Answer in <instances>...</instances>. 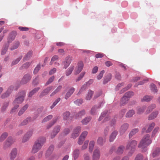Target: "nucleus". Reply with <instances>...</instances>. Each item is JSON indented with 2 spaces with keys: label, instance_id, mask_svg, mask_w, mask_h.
<instances>
[{
  "label": "nucleus",
  "instance_id": "obj_30",
  "mask_svg": "<svg viewBox=\"0 0 160 160\" xmlns=\"http://www.w3.org/2000/svg\"><path fill=\"white\" fill-rule=\"evenodd\" d=\"M158 113V112L155 111L153 112L148 117V119L149 120H152L156 118Z\"/></svg>",
  "mask_w": 160,
  "mask_h": 160
},
{
  "label": "nucleus",
  "instance_id": "obj_36",
  "mask_svg": "<svg viewBox=\"0 0 160 160\" xmlns=\"http://www.w3.org/2000/svg\"><path fill=\"white\" fill-rule=\"evenodd\" d=\"M135 112L134 110H131L128 111L126 115V118H131L135 114Z\"/></svg>",
  "mask_w": 160,
  "mask_h": 160
},
{
  "label": "nucleus",
  "instance_id": "obj_62",
  "mask_svg": "<svg viewBox=\"0 0 160 160\" xmlns=\"http://www.w3.org/2000/svg\"><path fill=\"white\" fill-rule=\"evenodd\" d=\"M107 112L106 111L102 112L98 119V121H101L106 115Z\"/></svg>",
  "mask_w": 160,
  "mask_h": 160
},
{
  "label": "nucleus",
  "instance_id": "obj_40",
  "mask_svg": "<svg viewBox=\"0 0 160 160\" xmlns=\"http://www.w3.org/2000/svg\"><path fill=\"white\" fill-rule=\"evenodd\" d=\"M62 88V86L60 85L58 86L57 88L50 94V96L52 97L56 94L59 91H60Z\"/></svg>",
  "mask_w": 160,
  "mask_h": 160
},
{
  "label": "nucleus",
  "instance_id": "obj_1",
  "mask_svg": "<svg viewBox=\"0 0 160 160\" xmlns=\"http://www.w3.org/2000/svg\"><path fill=\"white\" fill-rule=\"evenodd\" d=\"M46 138L44 137H40L38 138L35 142L32 147V152L35 153L40 150L46 142Z\"/></svg>",
  "mask_w": 160,
  "mask_h": 160
},
{
  "label": "nucleus",
  "instance_id": "obj_14",
  "mask_svg": "<svg viewBox=\"0 0 160 160\" xmlns=\"http://www.w3.org/2000/svg\"><path fill=\"white\" fill-rule=\"evenodd\" d=\"M72 61V57L69 56L67 57L62 62V64L64 66V68L66 69L69 66Z\"/></svg>",
  "mask_w": 160,
  "mask_h": 160
},
{
  "label": "nucleus",
  "instance_id": "obj_32",
  "mask_svg": "<svg viewBox=\"0 0 160 160\" xmlns=\"http://www.w3.org/2000/svg\"><path fill=\"white\" fill-rule=\"evenodd\" d=\"M20 45V42L18 41H16L13 43L12 46L10 48V50L12 51L18 48Z\"/></svg>",
  "mask_w": 160,
  "mask_h": 160
},
{
  "label": "nucleus",
  "instance_id": "obj_17",
  "mask_svg": "<svg viewBox=\"0 0 160 160\" xmlns=\"http://www.w3.org/2000/svg\"><path fill=\"white\" fill-rule=\"evenodd\" d=\"M129 126V125L127 123H125L121 126L120 129L121 135H122L125 132L128 128Z\"/></svg>",
  "mask_w": 160,
  "mask_h": 160
},
{
  "label": "nucleus",
  "instance_id": "obj_3",
  "mask_svg": "<svg viewBox=\"0 0 160 160\" xmlns=\"http://www.w3.org/2000/svg\"><path fill=\"white\" fill-rule=\"evenodd\" d=\"M26 92L22 91L19 92L13 102V105L18 104L22 103L26 96Z\"/></svg>",
  "mask_w": 160,
  "mask_h": 160
},
{
  "label": "nucleus",
  "instance_id": "obj_12",
  "mask_svg": "<svg viewBox=\"0 0 160 160\" xmlns=\"http://www.w3.org/2000/svg\"><path fill=\"white\" fill-rule=\"evenodd\" d=\"M14 142L12 137H9L4 143L3 147L6 148L10 146Z\"/></svg>",
  "mask_w": 160,
  "mask_h": 160
},
{
  "label": "nucleus",
  "instance_id": "obj_47",
  "mask_svg": "<svg viewBox=\"0 0 160 160\" xmlns=\"http://www.w3.org/2000/svg\"><path fill=\"white\" fill-rule=\"evenodd\" d=\"M8 46H9L8 44H6L3 48L2 50V51H1V54L2 55H4L6 53L8 49Z\"/></svg>",
  "mask_w": 160,
  "mask_h": 160
},
{
  "label": "nucleus",
  "instance_id": "obj_43",
  "mask_svg": "<svg viewBox=\"0 0 160 160\" xmlns=\"http://www.w3.org/2000/svg\"><path fill=\"white\" fill-rule=\"evenodd\" d=\"M95 145V142L94 141H91L89 143V149L90 152H92L93 150Z\"/></svg>",
  "mask_w": 160,
  "mask_h": 160
},
{
  "label": "nucleus",
  "instance_id": "obj_44",
  "mask_svg": "<svg viewBox=\"0 0 160 160\" xmlns=\"http://www.w3.org/2000/svg\"><path fill=\"white\" fill-rule=\"evenodd\" d=\"M70 115V113L69 112H66L63 114V118L64 120H67Z\"/></svg>",
  "mask_w": 160,
  "mask_h": 160
},
{
  "label": "nucleus",
  "instance_id": "obj_16",
  "mask_svg": "<svg viewBox=\"0 0 160 160\" xmlns=\"http://www.w3.org/2000/svg\"><path fill=\"white\" fill-rule=\"evenodd\" d=\"M61 127L60 126H56L53 129L51 134V138H54L60 131Z\"/></svg>",
  "mask_w": 160,
  "mask_h": 160
},
{
  "label": "nucleus",
  "instance_id": "obj_55",
  "mask_svg": "<svg viewBox=\"0 0 160 160\" xmlns=\"http://www.w3.org/2000/svg\"><path fill=\"white\" fill-rule=\"evenodd\" d=\"M61 100L60 98H57L53 103L52 104L50 108L51 109L53 108L57 104L60 102Z\"/></svg>",
  "mask_w": 160,
  "mask_h": 160
},
{
  "label": "nucleus",
  "instance_id": "obj_24",
  "mask_svg": "<svg viewBox=\"0 0 160 160\" xmlns=\"http://www.w3.org/2000/svg\"><path fill=\"white\" fill-rule=\"evenodd\" d=\"M86 113V111L84 109H82L80 111L75 115V117L76 118H81L83 116H84Z\"/></svg>",
  "mask_w": 160,
  "mask_h": 160
},
{
  "label": "nucleus",
  "instance_id": "obj_20",
  "mask_svg": "<svg viewBox=\"0 0 160 160\" xmlns=\"http://www.w3.org/2000/svg\"><path fill=\"white\" fill-rule=\"evenodd\" d=\"M29 105L28 104H26L19 110L18 113V115L21 116L22 115L25 111L27 110L28 107Z\"/></svg>",
  "mask_w": 160,
  "mask_h": 160
},
{
  "label": "nucleus",
  "instance_id": "obj_5",
  "mask_svg": "<svg viewBox=\"0 0 160 160\" xmlns=\"http://www.w3.org/2000/svg\"><path fill=\"white\" fill-rule=\"evenodd\" d=\"M83 63L82 62L80 61L77 64L74 71L75 75H77L82 70L83 68Z\"/></svg>",
  "mask_w": 160,
  "mask_h": 160
},
{
  "label": "nucleus",
  "instance_id": "obj_13",
  "mask_svg": "<svg viewBox=\"0 0 160 160\" xmlns=\"http://www.w3.org/2000/svg\"><path fill=\"white\" fill-rule=\"evenodd\" d=\"M53 86H50L44 89L39 95L40 98H42L44 96L47 95L52 90Z\"/></svg>",
  "mask_w": 160,
  "mask_h": 160
},
{
  "label": "nucleus",
  "instance_id": "obj_63",
  "mask_svg": "<svg viewBox=\"0 0 160 160\" xmlns=\"http://www.w3.org/2000/svg\"><path fill=\"white\" fill-rule=\"evenodd\" d=\"M15 106L12 108L11 110V113H13L15 112L17 108L19 107V105L18 104H15L14 105Z\"/></svg>",
  "mask_w": 160,
  "mask_h": 160
},
{
  "label": "nucleus",
  "instance_id": "obj_37",
  "mask_svg": "<svg viewBox=\"0 0 160 160\" xmlns=\"http://www.w3.org/2000/svg\"><path fill=\"white\" fill-rule=\"evenodd\" d=\"M124 147L123 146H120L117 149L116 151V153L118 154H122L124 149Z\"/></svg>",
  "mask_w": 160,
  "mask_h": 160
},
{
  "label": "nucleus",
  "instance_id": "obj_45",
  "mask_svg": "<svg viewBox=\"0 0 160 160\" xmlns=\"http://www.w3.org/2000/svg\"><path fill=\"white\" fill-rule=\"evenodd\" d=\"M9 104V102H6L3 103L1 108L2 112H4L6 110V108L8 106Z\"/></svg>",
  "mask_w": 160,
  "mask_h": 160
},
{
  "label": "nucleus",
  "instance_id": "obj_33",
  "mask_svg": "<svg viewBox=\"0 0 160 160\" xmlns=\"http://www.w3.org/2000/svg\"><path fill=\"white\" fill-rule=\"evenodd\" d=\"M156 107V105L154 104H152L150 105L148 108L145 113L148 114L152 111Z\"/></svg>",
  "mask_w": 160,
  "mask_h": 160
},
{
  "label": "nucleus",
  "instance_id": "obj_52",
  "mask_svg": "<svg viewBox=\"0 0 160 160\" xmlns=\"http://www.w3.org/2000/svg\"><path fill=\"white\" fill-rule=\"evenodd\" d=\"M150 88L152 91L154 93H156L158 90L155 85L153 83L151 84L150 85Z\"/></svg>",
  "mask_w": 160,
  "mask_h": 160
},
{
  "label": "nucleus",
  "instance_id": "obj_46",
  "mask_svg": "<svg viewBox=\"0 0 160 160\" xmlns=\"http://www.w3.org/2000/svg\"><path fill=\"white\" fill-rule=\"evenodd\" d=\"M146 108V107L145 106L141 107H140L137 109V113L138 114H141L143 112Z\"/></svg>",
  "mask_w": 160,
  "mask_h": 160
},
{
  "label": "nucleus",
  "instance_id": "obj_22",
  "mask_svg": "<svg viewBox=\"0 0 160 160\" xmlns=\"http://www.w3.org/2000/svg\"><path fill=\"white\" fill-rule=\"evenodd\" d=\"M17 35L16 32L13 31L10 34L8 38V42L9 43L11 42L13 40Z\"/></svg>",
  "mask_w": 160,
  "mask_h": 160
},
{
  "label": "nucleus",
  "instance_id": "obj_31",
  "mask_svg": "<svg viewBox=\"0 0 160 160\" xmlns=\"http://www.w3.org/2000/svg\"><path fill=\"white\" fill-rule=\"evenodd\" d=\"M74 68V66H71L69 67L66 71V75L67 76L70 75L72 73Z\"/></svg>",
  "mask_w": 160,
  "mask_h": 160
},
{
  "label": "nucleus",
  "instance_id": "obj_61",
  "mask_svg": "<svg viewBox=\"0 0 160 160\" xmlns=\"http://www.w3.org/2000/svg\"><path fill=\"white\" fill-rule=\"evenodd\" d=\"M88 142V140H86L85 142L83 145L82 147V150H84L87 148Z\"/></svg>",
  "mask_w": 160,
  "mask_h": 160
},
{
  "label": "nucleus",
  "instance_id": "obj_64",
  "mask_svg": "<svg viewBox=\"0 0 160 160\" xmlns=\"http://www.w3.org/2000/svg\"><path fill=\"white\" fill-rule=\"evenodd\" d=\"M83 157L84 160H90V156L88 153L84 154Z\"/></svg>",
  "mask_w": 160,
  "mask_h": 160
},
{
  "label": "nucleus",
  "instance_id": "obj_7",
  "mask_svg": "<svg viewBox=\"0 0 160 160\" xmlns=\"http://www.w3.org/2000/svg\"><path fill=\"white\" fill-rule=\"evenodd\" d=\"M160 154V148H156L150 156L151 160H158L157 157Z\"/></svg>",
  "mask_w": 160,
  "mask_h": 160
},
{
  "label": "nucleus",
  "instance_id": "obj_23",
  "mask_svg": "<svg viewBox=\"0 0 160 160\" xmlns=\"http://www.w3.org/2000/svg\"><path fill=\"white\" fill-rule=\"evenodd\" d=\"M80 153V150L78 149H76L73 152L72 157L74 160H76L79 157Z\"/></svg>",
  "mask_w": 160,
  "mask_h": 160
},
{
  "label": "nucleus",
  "instance_id": "obj_53",
  "mask_svg": "<svg viewBox=\"0 0 160 160\" xmlns=\"http://www.w3.org/2000/svg\"><path fill=\"white\" fill-rule=\"evenodd\" d=\"M155 125V124L153 122H152L150 124L149 126L148 129L146 131V132L147 133H148L151 132L154 127Z\"/></svg>",
  "mask_w": 160,
  "mask_h": 160
},
{
  "label": "nucleus",
  "instance_id": "obj_58",
  "mask_svg": "<svg viewBox=\"0 0 160 160\" xmlns=\"http://www.w3.org/2000/svg\"><path fill=\"white\" fill-rule=\"evenodd\" d=\"M132 86V85L131 84H128V85L127 87L123 88L122 90L120 92V93L121 94V93H123L125 91L128 90L129 88H131V87Z\"/></svg>",
  "mask_w": 160,
  "mask_h": 160
},
{
  "label": "nucleus",
  "instance_id": "obj_2",
  "mask_svg": "<svg viewBox=\"0 0 160 160\" xmlns=\"http://www.w3.org/2000/svg\"><path fill=\"white\" fill-rule=\"evenodd\" d=\"M152 140L150 138L148 134L145 135L142 139L138 147L139 148L143 149V151H145L147 150V148L152 143Z\"/></svg>",
  "mask_w": 160,
  "mask_h": 160
},
{
  "label": "nucleus",
  "instance_id": "obj_54",
  "mask_svg": "<svg viewBox=\"0 0 160 160\" xmlns=\"http://www.w3.org/2000/svg\"><path fill=\"white\" fill-rule=\"evenodd\" d=\"M83 102V100L82 99H78L77 100L74 101V103L77 105L80 106V105Z\"/></svg>",
  "mask_w": 160,
  "mask_h": 160
},
{
  "label": "nucleus",
  "instance_id": "obj_4",
  "mask_svg": "<svg viewBox=\"0 0 160 160\" xmlns=\"http://www.w3.org/2000/svg\"><path fill=\"white\" fill-rule=\"evenodd\" d=\"M137 144V141L135 140L129 142L126 146V149L129 150L133 152L134 150L135 147Z\"/></svg>",
  "mask_w": 160,
  "mask_h": 160
},
{
  "label": "nucleus",
  "instance_id": "obj_57",
  "mask_svg": "<svg viewBox=\"0 0 160 160\" xmlns=\"http://www.w3.org/2000/svg\"><path fill=\"white\" fill-rule=\"evenodd\" d=\"M88 134V132L87 131H83L81 134L80 137H81V138L83 139H85L86 137Z\"/></svg>",
  "mask_w": 160,
  "mask_h": 160
},
{
  "label": "nucleus",
  "instance_id": "obj_25",
  "mask_svg": "<svg viewBox=\"0 0 160 160\" xmlns=\"http://www.w3.org/2000/svg\"><path fill=\"white\" fill-rule=\"evenodd\" d=\"M112 77V75L110 73H109L105 76L103 80V84H105L109 81L111 79Z\"/></svg>",
  "mask_w": 160,
  "mask_h": 160
},
{
  "label": "nucleus",
  "instance_id": "obj_41",
  "mask_svg": "<svg viewBox=\"0 0 160 160\" xmlns=\"http://www.w3.org/2000/svg\"><path fill=\"white\" fill-rule=\"evenodd\" d=\"M91 117H87L85 118L82 121V122L83 124H87L91 119Z\"/></svg>",
  "mask_w": 160,
  "mask_h": 160
},
{
  "label": "nucleus",
  "instance_id": "obj_10",
  "mask_svg": "<svg viewBox=\"0 0 160 160\" xmlns=\"http://www.w3.org/2000/svg\"><path fill=\"white\" fill-rule=\"evenodd\" d=\"M81 131V127L78 126L75 128L72 134L71 138L73 139L78 137Z\"/></svg>",
  "mask_w": 160,
  "mask_h": 160
},
{
  "label": "nucleus",
  "instance_id": "obj_38",
  "mask_svg": "<svg viewBox=\"0 0 160 160\" xmlns=\"http://www.w3.org/2000/svg\"><path fill=\"white\" fill-rule=\"evenodd\" d=\"M101 105L100 106H97L96 105H95L93 107L90 111V113L92 115H94L96 113V110L97 108H100L101 107Z\"/></svg>",
  "mask_w": 160,
  "mask_h": 160
},
{
  "label": "nucleus",
  "instance_id": "obj_15",
  "mask_svg": "<svg viewBox=\"0 0 160 160\" xmlns=\"http://www.w3.org/2000/svg\"><path fill=\"white\" fill-rule=\"evenodd\" d=\"M18 154V150L16 148L12 149L9 154V158L10 160H14Z\"/></svg>",
  "mask_w": 160,
  "mask_h": 160
},
{
  "label": "nucleus",
  "instance_id": "obj_26",
  "mask_svg": "<svg viewBox=\"0 0 160 160\" xmlns=\"http://www.w3.org/2000/svg\"><path fill=\"white\" fill-rule=\"evenodd\" d=\"M106 139L105 138L102 137H99L97 140V143L98 145L102 146L105 142Z\"/></svg>",
  "mask_w": 160,
  "mask_h": 160
},
{
  "label": "nucleus",
  "instance_id": "obj_6",
  "mask_svg": "<svg viewBox=\"0 0 160 160\" xmlns=\"http://www.w3.org/2000/svg\"><path fill=\"white\" fill-rule=\"evenodd\" d=\"M32 130L28 131L23 136L22 140V142L24 143L28 141L32 137L33 133Z\"/></svg>",
  "mask_w": 160,
  "mask_h": 160
},
{
  "label": "nucleus",
  "instance_id": "obj_28",
  "mask_svg": "<svg viewBox=\"0 0 160 160\" xmlns=\"http://www.w3.org/2000/svg\"><path fill=\"white\" fill-rule=\"evenodd\" d=\"M32 51H29L24 56L23 60L24 61L28 60L31 57L32 55Z\"/></svg>",
  "mask_w": 160,
  "mask_h": 160
},
{
  "label": "nucleus",
  "instance_id": "obj_27",
  "mask_svg": "<svg viewBox=\"0 0 160 160\" xmlns=\"http://www.w3.org/2000/svg\"><path fill=\"white\" fill-rule=\"evenodd\" d=\"M117 134L118 132L116 131H114L112 132L109 137L110 142H112L114 141L115 139Z\"/></svg>",
  "mask_w": 160,
  "mask_h": 160
},
{
  "label": "nucleus",
  "instance_id": "obj_59",
  "mask_svg": "<svg viewBox=\"0 0 160 160\" xmlns=\"http://www.w3.org/2000/svg\"><path fill=\"white\" fill-rule=\"evenodd\" d=\"M41 68L40 65L38 64V65L35 68L33 73L34 74H36L39 71V70H40V68Z\"/></svg>",
  "mask_w": 160,
  "mask_h": 160
},
{
  "label": "nucleus",
  "instance_id": "obj_18",
  "mask_svg": "<svg viewBox=\"0 0 160 160\" xmlns=\"http://www.w3.org/2000/svg\"><path fill=\"white\" fill-rule=\"evenodd\" d=\"M75 91V89L73 88H71L67 92L64 98L66 99H68L72 94Z\"/></svg>",
  "mask_w": 160,
  "mask_h": 160
},
{
  "label": "nucleus",
  "instance_id": "obj_35",
  "mask_svg": "<svg viewBox=\"0 0 160 160\" xmlns=\"http://www.w3.org/2000/svg\"><path fill=\"white\" fill-rule=\"evenodd\" d=\"M93 94V92L91 90H89L86 97V99L87 100H90L92 98Z\"/></svg>",
  "mask_w": 160,
  "mask_h": 160
},
{
  "label": "nucleus",
  "instance_id": "obj_8",
  "mask_svg": "<svg viewBox=\"0 0 160 160\" xmlns=\"http://www.w3.org/2000/svg\"><path fill=\"white\" fill-rule=\"evenodd\" d=\"M14 87L13 85L10 86L8 88L7 91L1 95V98L3 99L8 97L14 89Z\"/></svg>",
  "mask_w": 160,
  "mask_h": 160
},
{
  "label": "nucleus",
  "instance_id": "obj_49",
  "mask_svg": "<svg viewBox=\"0 0 160 160\" xmlns=\"http://www.w3.org/2000/svg\"><path fill=\"white\" fill-rule=\"evenodd\" d=\"M52 115H49L45 117L42 121V123H44L49 121L52 118Z\"/></svg>",
  "mask_w": 160,
  "mask_h": 160
},
{
  "label": "nucleus",
  "instance_id": "obj_60",
  "mask_svg": "<svg viewBox=\"0 0 160 160\" xmlns=\"http://www.w3.org/2000/svg\"><path fill=\"white\" fill-rule=\"evenodd\" d=\"M105 72V71L104 70L102 71L99 73V74L97 76V78L98 80L101 79L102 77L103 74Z\"/></svg>",
  "mask_w": 160,
  "mask_h": 160
},
{
  "label": "nucleus",
  "instance_id": "obj_11",
  "mask_svg": "<svg viewBox=\"0 0 160 160\" xmlns=\"http://www.w3.org/2000/svg\"><path fill=\"white\" fill-rule=\"evenodd\" d=\"M32 78V76L29 74H25L20 81L21 84H25L30 81Z\"/></svg>",
  "mask_w": 160,
  "mask_h": 160
},
{
  "label": "nucleus",
  "instance_id": "obj_50",
  "mask_svg": "<svg viewBox=\"0 0 160 160\" xmlns=\"http://www.w3.org/2000/svg\"><path fill=\"white\" fill-rule=\"evenodd\" d=\"M85 73L86 72H81L78 78L76 79V82H78L81 80L84 77Z\"/></svg>",
  "mask_w": 160,
  "mask_h": 160
},
{
  "label": "nucleus",
  "instance_id": "obj_21",
  "mask_svg": "<svg viewBox=\"0 0 160 160\" xmlns=\"http://www.w3.org/2000/svg\"><path fill=\"white\" fill-rule=\"evenodd\" d=\"M54 146L53 145H51L46 152L45 157L46 158L48 157L52 153L54 149Z\"/></svg>",
  "mask_w": 160,
  "mask_h": 160
},
{
  "label": "nucleus",
  "instance_id": "obj_39",
  "mask_svg": "<svg viewBox=\"0 0 160 160\" xmlns=\"http://www.w3.org/2000/svg\"><path fill=\"white\" fill-rule=\"evenodd\" d=\"M152 98V97L151 96H145L141 99V100L142 102H148L151 100Z\"/></svg>",
  "mask_w": 160,
  "mask_h": 160
},
{
  "label": "nucleus",
  "instance_id": "obj_56",
  "mask_svg": "<svg viewBox=\"0 0 160 160\" xmlns=\"http://www.w3.org/2000/svg\"><path fill=\"white\" fill-rule=\"evenodd\" d=\"M31 62H27L24 64L22 66V68H27L31 65Z\"/></svg>",
  "mask_w": 160,
  "mask_h": 160
},
{
  "label": "nucleus",
  "instance_id": "obj_51",
  "mask_svg": "<svg viewBox=\"0 0 160 160\" xmlns=\"http://www.w3.org/2000/svg\"><path fill=\"white\" fill-rule=\"evenodd\" d=\"M22 58V56H19L18 58H17L15 60L13 61L11 65L12 66H13L17 64L21 60V59Z\"/></svg>",
  "mask_w": 160,
  "mask_h": 160
},
{
  "label": "nucleus",
  "instance_id": "obj_9",
  "mask_svg": "<svg viewBox=\"0 0 160 160\" xmlns=\"http://www.w3.org/2000/svg\"><path fill=\"white\" fill-rule=\"evenodd\" d=\"M100 156V151L98 148H96L93 152L92 160H99Z\"/></svg>",
  "mask_w": 160,
  "mask_h": 160
},
{
  "label": "nucleus",
  "instance_id": "obj_48",
  "mask_svg": "<svg viewBox=\"0 0 160 160\" xmlns=\"http://www.w3.org/2000/svg\"><path fill=\"white\" fill-rule=\"evenodd\" d=\"M7 133L5 132L2 133L0 137V142L3 141L8 136Z\"/></svg>",
  "mask_w": 160,
  "mask_h": 160
},
{
  "label": "nucleus",
  "instance_id": "obj_29",
  "mask_svg": "<svg viewBox=\"0 0 160 160\" xmlns=\"http://www.w3.org/2000/svg\"><path fill=\"white\" fill-rule=\"evenodd\" d=\"M57 119V118H56L49 122L46 126V129H48L50 128L56 122Z\"/></svg>",
  "mask_w": 160,
  "mask_h": 160
},
{
  "label": "nucleus",
  "instance_id": "obj_34",
  "mask_svg": "<svg viewBox=\"0 0 160 160\" xmlns=\"http://www.w3.org/2000/svg\"><path fill=\"white\" fill-rule=\"evenodd\" d=\"M40 89V88L39 87L35 88L29 92L28 94V97H31L35 93L38 92Z\"/></svg>",
  "mask_w": 160,
  "mask_h": 160
},
{
  "label": "nucleus",
  "instance_id": "obj_42",
  "mask_svg": "<svg viewBox=\"0 0 160 160\" xmlns=\"http://www.w3.org/2000/svg\"><path fill=\"white\" fill-rule=\"evenodd\" d=\"M138 128H135L133 129L129 133V138H131L136 133L138 132Z\"/></svg>",
  "mask_w": 160,
  "mask_h": 160
},
{
  "label": "nucleus",
  "instance_id": "obj_19",
  "mask_svg": "<svg viewBox=\"0 0 160 160\" xmlns=\"http://www.w3.org/2000/svg\"><path fill=\"white\" fill-rule=\"evenodd\" d=\"M133 95L134 93L132 92H127L125 94L124 96L122 97V100L123 101L124 99H126V101H128L130 98Z\"/></svg>",
  "mask_w": 160,
  "mask_h": 160
}]
</instances>
